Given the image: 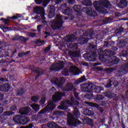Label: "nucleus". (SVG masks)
I'll return each mask as SVG.
<instances>
[{
  "instance_id": "1",
  "label": "nucleus",
  "mask_w": 128,
  "mask_h": 128,
  "mask_svg": "<svg viewBox=\"0 0 128 128\" xmlns=\"http://www.w3.org/2000/svg\"><path fill=\"white\" fill-rule=\"evenodd\" d=\"M98 54L100 60L102 62H106L108 58H110L109 61L108 66H112L114 64H118L120 62V60L116 56H114L116 54V52L112 51L109 49L102 50V48L98 50Z\"/></svg>"
},
{
  "instance_id": "2",
  "label": "nucleus",
  "mask_w": 128,
  "mask_h": 128,
  "mask_svg": "<svg viewBox=\"0 0 128 128\" xmlns=\"http://www.w3.org/2000/svg\"><path fill=\"white\" fill-rule=\"evenodd\" d=\"M66 96V93L62 92H57L55 93V94L52 96V100L51 102H48L47 106L45 108L41 110L39 114H48L50 112L54 110L56 108V105L55 102H58L59 100H62V98Z\"/></svg>"
},
{
  "instance_id": "3",
  "label": "nucleus",
  "mask_w": 128,
  "mask_h": 128,
  "mask_svg": "<svg viewBox=\"0 0 128 128\" xmlns=\"http://www.w3.org/2000/svg\"><path fill=\"white\" fill-rule=\"evenodd\" d=\"M87 50H89L88 52L85 53L83 54V58H85L86 62H96V46L94 44H90L87 47Z\"/></svg>"
},
{
  "instance_id": "4",
  "label": "nucleus",
  "mask_w": 128,
  "mask_h": 128,
  "mask_svg": "<svg viewBox=\"0 0 128 128\" xmlns=\"http://www.w3.org/2000/svg\"><path fill=\"white\" fill-rule=\"evenodd\" d=\"M93 6L96 12H100L101 14H104V12L102 10L104 8H110L112 6V4L108 0H100V2L98 1H95L93 3Z\"/></svg>"
},
{
  "instance_id": "5",
  "label": "nucleus",
  "mask_w": 128,
  "mask_h": 128,
  "mask_svg": "<svg viewBox=\"0 0 128 128\" xmlns=\"http://www.w3.org/2000/svg\"><path fill=\"white\" fill-rule=\"evenodd\" d=\"M64 20H62V16L60 14L56 16V19L51 21V28L52 30H62V24H64Z\"/></svg>"
},
{
  "instance_id": "6",
  "label": "nucleus",
  "mask_w": 128,
  "mask_h": 128,
  "mask_svg": "<svg viewBox=\"0 0 128 128\" xmlns=\"http://www.w3.org/2000/svg\"><path fill=\"white\" fill-rule=\"evenodd\" d=\"M84 4L86 6L85 8H83L82 12H84V14H86L90 16H92V18H94L98 16V13L96 10H92L90 7L88 6H92V2L90 0H85L84 1Z\"/></svg>"
},
{
  "instance_id": "7",
  "label": "nucleus",
  "mask_w": 128,
  "mask_h": 128,
  "mask_svg": "<svg viewBox=\"0 0 128 128\" xmlns=\"http://www.w3.org/2000/svg\"><path fill=\"white\" fill-rule=\"evenodd\" d=\"M33 12L34 14H40L39 20H42V22L44 24H46V18L44 16H46V12L44 7L42 6L34 7L33 8Z\"/></svg>"
},
{
  "instance_id": "8",
  "label": "nucleus",
  "mask_w": 128,
  "mask_h": 128,
  "mask_svg": "<svg viewBox=\"0 0 128 128\" xmlns=\"http://www.w3.org/2000/svg\"><path fill=\"white\" fill-rule=\"evenodd\" d=\"M88 88H90V90H94V92L97 94H100V92H102L104 90V88L102 86H95L90 83H85L84 85L82 86V90L86 92V90H88Z\"/></svg>"
},
{
  "instance_id": "9",
  "label": "nucleus",
  "mask_w": 128,
  "mask_h": 128,
  "mask_svg": "<svg viewBox=\"0 0 128 128\" xmlns=\"http://www.w3.org/2000/svg\"><path fill=\"white\" fill-rule=\"evenodd\" d=\"M67 122L68 126H74V128H78L80 124H82V122L80 120L74 117L70 113H68L67 116Z\"/></svg>"
},
{
  "instance_id": "10",
  "label": "nucleus",
  "mask_w": 128,
  "mask_h": 128,
  "mask_svg": "<svg viewBox=\"0 0 128 128\" xmlns=\"http://www.w3.org/2000/svg\"><path fill=\"white\" fill-rule=\"evenodd\" d=\"M60 8L62 10V12L64 14H65V16H68V18H70V20H74V19L76 18V17L74 16H72V10L70 8V7H68V5L66 4H62Z\"/></svg>"
},
{
  "instance_id": "11",
  "label": "nucleus",
  "mask_w": 128,
  "mask_h": 128,
  "mask_svg": "<svg viewBox=\"0 0 128 128\" xmlns=\"http://www.w3.org/2000/svg\"><path fill=\"white\" fill-rule=\"evenodd\" d=\"M94 33L92 32H90L88 33H84L82 36L78 38V44H86L88 40H90V38H88V36H90V38L92 37V34Z\"/></svg>"
},
{
  "instance_id": "12",
  "label": "nucleus",
  "mask_w": 128,
  "mask_h": 128,
  "mask_svg": "<svg viewBox=\"0 0 128 128\" xmlns=\"http://www.w3.org/2000/svg\"><path fill=\"white\" fill-rule=\"evenodd\" d=\"M52 82L53 83L54 86L59 88H64L62 86H64V82H66V79L64 78H60V79L58 78H54V80H52Z\"/></svg>"
},
{
  "instance_id": "13",
  "label": "nucleus",
  "mask_w": 128,
  "mask_h": 128,
  "mask_svg": "<svg viewBox=\"0 0 128 128\" xmlns=\"http://www.w3.org/2000/svg\"><path fill=\"white\" fill-rule=\"evenodd\" d=\"M124 39L120 40L118 46L120 48H122L128 44V31L123 36Z\"/></svg>"
},
{
  "instance_id": "14",
  "label": "nucleus",
  "mask_w": 128,
  "mask_h": 128,
  "mask_svg": "<svg viewBox=\"0 0 128 128\" xmlns=\"http://www.w3.org/2000/svg\"><path fill=\"white\" fill-rule=\"evenodd\" d=\"M47 12H48V18H52L56 16V6L54 5L48 6V9L47 10Z\"/></svg>"
},
{
  "instance_id": "15",
  "label": "nucleus",
  "mask_w": 128,
  "mask_h": 128,
  "mask_svg": "<svg viewBox=\"0 0 128 128\" xmlns=\"http://www.w3.org/2000/svg\"><path fill=\"white\" fill-rule=\"evenodd\" d=\"M84 84L82 85H80V90L82 92H88L85 95V98H88V100H90V98H94V94H92V90H90V87H88V90L84 91L82 90V86H84Z\"/></svg>"
},
{
  "instance_id": "16",
  "label": "nucleus",
  "mask_w": 128,
  "mask_h": 128,
  "mask_svg": "<svg viewBox=\"0 0 128 128\" xmlns=\"http://www.w3.org/2000/svg\"><path fill=\"white\" fill-rule=\"evenodd\" d=\"M104 95L108 98H112L114 102H116L118 100V97L116 96V94H114L110 92H106Z\"/></svg>"
},
{
  "instance_id": "17",
  "label": "nucleus",
  "mask_w": 128,
  "mask_h": 128,
  "mask_svg": "<svg viewBox=\"0 0 128 128\" xmlns=\"http://www.w3.org/2000/svg\"><path fill=\"white\" fill-rule=\"evenodd\" d=\"M74 88H75L74 86V84H72V83L68 82L64 86H63L62 88V90L63 92H72Z\"/></svg>"
},
{
  "instance_id": "18",
  "label": "nucleus",
  "mask_w": 128,
  "mask_h": 128,
  "mask_svg": "<svg viewBox=\"0 0 128 128\" xmlns=\"http://www.w3.org/2000/svg\"><path fill=\"white\" fill-rule=\"evenodd\" d=\"M72 8L78 18H80L82 16V12H80L82 10V6L80 5H75L73 6Z\"/></svg>"
},
{
  "instance_id": "19",
  "label": "nucleus",
  "mask_w": 128,
  "mask_h": 128,
  "mask_svg": "<svg viewBox=\"0 0 128 128\" xmlns=\"http://www.w3.org/2000/svg\"><path fill=\"white\" fill-rule=\"evenodd\" d=\"M13 40H16L18 42H26L28 40V38H26L24 36H20L18 35H16L15 37L12 38Z\"/></svg>"
},
{
  "instance_id": "20",
  "label": "nucleus",
  "mask_w": 128,
  "mask_h": 128,
  "mask_svg": "<svg viewBox=\"0 0 128 128\" xmlns=\"http://www.w3.org/2000/svg\"><path fill=\"white\" fill-rule=\"evenodd\" d=\"M82 122L84 124H88V126H91V128H94V120L88 118V117H86V118H83Z\"/></svg>"
},
{
  "instance_id": "21",
  "label": "nucleus",
  "mask_w": 128,
  "mask_h": 128,
  "mask_svg": "<svg viewBox=\"0 0 128 128\" xmlns=\"http://www.w3.org/2000/svg\"><path fill=\"white\" fill-rule=\"evenodd\" d=\"M10 86L9 84H2L0 86V90L1 92H8L10 89Z\"/></svg>"
},
{
  "instance_id": "22",
  "label": "nucleus",
  "mask_w": 128,
  "mask_h": 128,
  "mask_svg": "<svg viewBox=\"0 0 128 128\" xmlns=\"http://www.w3.org/2000/svg\"><path fill=\"white\" fill-rule=\"evenodd\" d=\"M36 4H42L44 8H46V6L48 4L50 1L48 0H34Z\"/></svg>"
},
{
  "instance_id": "23",
  "label": "nucleus",
  "mask_w": 128,
  "mask_h": 128,
  "mask_svg": "<svg viewBox=\"0 0 128 128\" xmlns=\"http://www.w3.org/2000/svg\"><path fill=\"white\" fill-rule=\"evenodd\" d=\"M56 64H53L50 66V70L52 72H60V70H62V68H64V66H56Z\"/></svg>"
},
{
  "instance_id": "24",
  "label": "nucleus",
  "mask_w": 128,
  "mask_h": 128,
  "mask_svg": "<svg viewBox=\"0 0 128 128\" xmlns=\"http://www.w3.org/2000/svg\"><path fill=\"white\" fill-rule=\"evenodd\" d=\"M112 84L114 86L115 88H116V86H118V82L113 81L110 80L108 81V82L106 86L107 88H110V86H112Z\"/></svg>"
},
{
  "instance_id": "25",
  "label": "nucleus",
  "mask_w": 128,
  "mask_h": 128,
  "mask_svg": "<svg viewBox=\"0 0 128 128\" xmlns=\"http://www.w3.org/2000/svg\"><path fill=\"white\" fill-rule=\"evenodd\" d=\"M24 94V88H17L16 90V96H22Z\"/></svg>"
},
{
  "instance_id": "26",
  "label": "nucleus",
  "mask_w": 128,
  "mask_h": 128,
  "mask_svg": "<svg viewBox=\"0 0 128 128\" xmlns=\"http://www.w3.org/2000/svg\"><path fill=\"white\" fill-rule=\"evenodd\" d=\"M128 6V2L126 0H120L118 4V6L120 8H126Z\"/></svg>"
},
{
  "instance_id": "27",
  "label": "nucleus",
  "mask_w": 128,
  "mask_h": 128,
  "mask_svg": "<svg viewBox=\"0 0 128 128\" xmlns=\"http://www.w3.org/2000/svg\"><path fill=\"white\" fill-rule=\"evenodd\" d=\"M22 115H16L13 118V120L16 124H22Z\"/></svg>"
},
{
  "instance_id": "28",
  "label": "nucleus",
  "mask_w": 128,
  "mask_h": 128,
  "mask_svg": "<svg viewBox=\"0 0 128 128\" xmlns=\"http://www.w3.org/2000/svg\"><path fill=\"white\" fill-rule=\"evenodd\" d=\"M30 122V118L22 115L21 124L24 126V124H28V122Z\"/></svg>"
},
{
  "instance_id": "29",
  "label": "nucleus",
  "mask_w": 128,
  "mask_h": 128,
  "mask_svg": "<svg viewBox=\"0 0 128 128\" xmlns=\"http://www.w3.org/2000/svg\"><path fill=\"white\" fill-rule=\"evenodd\" d=\"M126 70H124L121 67V68L118 71H117L116 74L118 78H120L122 76H124V74H126Z\"/></svg>"
},
{
  "instance_id": "30",
  "label": "nucleus",
  "mask_w": 128,
  "mask_h": 128,
  "mask_svg": "<svg viewBox=\"0 0 128 128\" xmlns=\"http://www.w3.org/2000/svg\"><path fill=\"white\" fill-rule=\"evenodd\" d=\"M85 80H86V76H82L78 80L74 82V84L75 86L80 84H82V82H84Z\"/></svg>"
},
{
  "instance_id": "31",
  "label": "nucleus",
  "mask_w": 128,
  "mask_h": 128,
  "mask_svg": "<svg viewBox=\"0 0 128 128\" xmlns=\"http://www.w3.org/2000/svg\"><path fill=\"white\" fill-rule=\"evenodd\" d=\"M30 106L36 112H38L40 108V105L38 104H30Z\"/></svg>"
},
{
  "instance_id": "32",
  "label": "nucleus",
  "mask_w": 128,
  "mask_h": 128,
  "mask_svg": "<svg viewBox=\"0 0 128 128\" xmlns=\"http://www.w3.org/2000/svg\"><path fill=\"white\" fill-rule=\"evenodd\" d=\"M78 104V101L76 100V99H74V98L71 97L70 99V102H69V104H70V106H76V104Z\"/></svg>"
},
{
  "instance_id": "33",
  "label": "nucleus",
  "mask_w": 128,
  "mask_h": 128,
  "mask_svg": "<svg viewBox=\"0 0 128 128\" xmlns=\"http://www.w3.org/2000/svg\"><path fill=\"white\" fill-rule=\"evenodd\" d=\"M20 18H22V15L18 14L17 16L14 15L12 17H10L8 16L6 19H7L10 22L11 20H18Z\"/></svg>"
},
{
  "instance_id": "34",
  "label": "nucleus",
  "mask_w": 128,
  "mask_h": 128,
  "mask_svg": "<svg viewBox=\"0 0 128 128\" xmlns=\"http://www.w3.org/2000/svg\"><path fill=\"white\" fill-rule=\"evenodd\" d=\"M40 96L38 95H35L32 96L30 100L32 102H38V100H40Z\"/></svg>"
},
{
  "instance_id": "35",
  "label": "nucleus",
  "mask_w": 128,
  "mask_h": 128,
  "mask_svg": "<svg viewBox=\"0 0 128 128\" xmlns=\"http://www.w3.org/2000/svg\"><path fill=\"white\" fill-rule=\"evenodd\" d=\"M42 70V68H38V70H32V72H34L35 74H37V76H42V74H44V72H40V70Z\"/></svg>"
},
{
  "instance_id": "36",
  "label": "nucleus",
  "mask_w": 128,
  "mask_h": 128,
  "mask_svg": "<svg viewBox=\"0 0 128 128\" xmlns=\"http://www.w3.org/2000/svg\"><path fill=\"white\" fill-rule=\"evenodd\" d=\"M70 56H72V58H80V54L78 51H74L70 53Z\"/></svg>"
},
{
  "instance_id": "37",
  "label": "nucleus",
  "mask_w": 128,
  "mask_h": 128,
  "mask_svg": "<svg viewBox=\"0 0 128 128\" xmlns=\"http://www.w3.org/2000/svg\"><path fill=\"white\" fill-rule=\"evenodd\" d=\"M73 114L74 116H76V118H78L80 115V111H78V109L76 108H74Z\"/></svg>"
},
{
  "instance_id": "38",
  "label": "nucleus",
  "mask_w": 128,
  "mask_h": 128,
  "mask_svg": "<svg viewBox=\"0 0 128 128\" xmlns=\"http://www.w3.org/2000/svg\"><path fill=\"white\" fill-rule=\"evenodd\" d=\"M47 126L49 128H56V124L54 122H50L47 124Z\"/></svg>"
},
{
  "instance_id": "39",
  "label": "nucleus",
  "mask_w": 128,
  "mask_h": 128,
  "mask_svg": "<svg viewBox=\"0 0 128 128\" xmlns=\"http://www.w3.org/2000/svg\"><path fill=\"white\" fill-rule=\"evenodd\" d=\"M14 114V112H12V111H6L4 112L3 114L6 118H8V116H12Z\"/></svg>"
},
{
  "instance_id": "40",
  "label": "nucleus",
  "mask_w": 128,
  "mask_h": 128,
  "mask_svg": "<svg viewBox=\"0 0 128 128\" xmlns=\"http://www.w3.org/2000/svg\"><path fill=\"white\" fill-rule=\"evenodd\" d=\"M124 28H116L115 30V34H122V32H124Z\"/></svg>"
},
{
  "instance_id": "41",
  "label": "nucleus",
  "mask_w": 128,
  "mask_h": 128,
  "mask_svg": "<svg viewBox=\"0 0 128 128\" xmlns=\"http://www.w3.org/2000/svg\"><path fill=\"white\" fill-rule=\"evenodd\" d=\"M0 20H1V22H3L4 24L6 26H8L10 24V23L9 22L8 20L6 18H0Z\"/></svg>"
},
{
  "instance_id": "42",
  "label": "nucleus",
  "mask_w": 128,
  "mask_h": 128,
  "mask_svg": "<svg viewBox=\"0 0 128 128\" xmlns=\"http://www.w3.org/2000/svg\"><path fill=\"white\" fill-rule=\"evenodd\" d=\"M86 116H94V112L88 109H86L85 110Z\"/></svg>"
},
{
  "instance_id": "43",
  "label": "nucleus",
  "mask_w": 128,
  "mask_h": 128,
  "mask_svg": "<svg viewBox=\"0 0 128 128\" xmlns=\"http://www.w3.org/2000/svg\"><path fill=\"white\" fill-rule=\"evenodd\" d=\"M74 40V36L70 35L68 36V39L66 40L67 42H72Z\"/></svg>"
},
{
  "instance_id": "44",
  "label": "nucleus",
  "mask_w": 128,
  "mask_h": 128,
  "mask_svg": "<svg viewBox=\"0 0 128 128\" xmlns=\"http://www.w3.org/2000/svg\"><path fill=\"white\" fill-rule=\"evenodd\" d=\"M95 98L96 100H102L104 98V96L102 94H98L96 96Z\"/></svg>"
},
{
  "instance_id": "45",
  "label": "nucleus",
  "mask_w": 128,
  "mask_h": 128,
  "mask_svg": "<svg viewBox=\"0 0 128 128\" xmlns=\"http://www.w3.org/2000/svg\"><path fill=\"white\" fill-rule=\"evenodd\" d=\"M54 116H60L64 115V112L61 110H57L55 111L54 113Z\"/></svg>"
},
{
  "instance_id": "46",
  "label": "nucleus",
  "mask_w": 128,
  "mask_h": 128,
  "mask_svg": "<svg viewBox=\"0 0 128 128\" xmlns=\"http://www.w3.org/2000/svg\"><path fill=\"white\" fill-rule=\"evenodd\" d=\"M46 97L42 98L39 102V104L40 106H44V104H46Z\"/></svg>"
},
{
  "instance_id": "47",
  "label": "nucleus",
  "mask_w": 128,
  "mask_h": 128,
  "mask_svg": "<svg viewBox=\"0 0 128 128\" xmlns=\"http://www.w3.org/2000/svg\"><path fill=\"white\" fill-rule=\"evenodd\" d=\"M27 34L28 36H30V38H36V36H38V34H36V33L32 32H28L27 33Z\"/></svg>"
},
{
  "instance_id": "48",
  "label": "nucleus",
  "mask_w": 128,
  "mask_h": 128,
  "mask_svg": "<svg viewBox=\"0 0 128 128\" xmlns=\"http://www.w3.org/2000/svg\"><path fill=\"white\" fill-rule=\"evenodd\" d=\"M62 0H52L51 2L52 4L56 6V4H61Z\"/></svg>"
},
{
  "instance_id": "49",
  "label": "nucleus",
  "mask_w": 128,
  "mask_h": 128,
  "mask_svg": "<svg viewBox=\"0 0 128 128\" xmlns=\"http://www.w3.org/2000/svg\"><path fill=\"white\" fill-rule=\"evenodd\" d=\"M74 96L76 100H80V97H78V94H80V93L76 91V88H74Z\"/></svg>"
},
{
  "instance_id": "50",
  "label": "nucleus",
  "mask_w": 128,
  "mask_h": 128,
  "mask_svg": "<svg viewBox=\"0 0 128 128\" xmlns=\"http://www.w3.org/2000/svg\"><path fill=\"white\" fill-rule=\"evenodd\" d=\"M121 68H122L126 72H128V62L122 65Z\"/></svg>"
},
{
  "instance_id": "51",
  "label": "nucleus",
  "mask_w": 128,
  "mask_h": 128,
  "mask_svg": "<svg viewBox=\"0 0 128 128\" xmlns=\"http://www.w3.org/2000/svg\"><path fill=\"white\" fill-rule=\"evenodd\" d=\"M8 118L6 116H5L4 114H2V115H0V122H4V120H6Z\"/></svg>"
},
{
  "instance_id": "52",
  "label": "nucleus",
  "mask_w": 128,
  "mask_h": 128,
  "mask_svg": "<svg viewBox=\"0 0 128 128\" xmlns=\"http://www.w3.org/2000/svg\"><path fill=\"white\" fill-rule=\"evenodd\" d=\"M0 28L2 30H12V29L11 27H8L4 26H0Z\"/></svg>"
},
{
  "instance_id": "53",
  "label": "nucleus",
  "mask_w": 128,
  "mask_h": 128,
  "mask_svg": "<svg viewBox=\"0 0 128 128\" xmlns=\"http://www.w3.org/2000/svg\"><path fill=\"white\" fill-rule=\"evenodd\" d=\"M0 64L2 66H6L8 64V62H6V60L4 58H2L0 60Z\"/></svg>"
},
{
  "instance_id": "54",
  "label": "nucleus",
  "mask_w": 128,
  "mask_h": 128,
  "mask_svg": "<svg viewBox=\"0 0 128 128\" xmlns=\"http://www.w3.org/2000/svg\"><path fill=\"white\" fill-rule=\"evenodd\" d=\"M35 44H46V41L42 40H40V39H38L36 41H35Z\"/></svg>"
},
{
  "instance_id": "55",
  "label": "nucleus",
  "mask_w": 128,
  "mask_h": 128,
  "mask_svg": "<svg viewBox=\"0 0 128 128\" xmlns=\"http://www.w3.org/2000/svg\"><path fill=\"white\" fill-rule=\"evenodd\" d=\"M62 74L63 76H70L68 70L66 69L62 71Z\"/></svg>"
},
{
  "instance_id": "56",
  "label": "nucleus",
  "mask_w": 128,
  "mask_h": 128,
  "mask_svg": "<svg viewBox=\"0 0 128 128\" xmlns=\"http://www.w3.org/2000/svg\"><path fill=\"white\" fill-rule=\"evenodd\" d=\"M42 24H39L37 26V32L40 34H42Z\"/></svg>"
},
{
  "instance_id": "57",
  "label": "nucleus",
  "mask_w": 128,
  "mask_h": 128,
  "mask_svg": "<svg viewBox=\"0 0 128 128\" xmlns=\"http://www.w3.org/2000/svg\"><path fill=\"white\" fill-rule=\"evenodd\" d=\"M58 108L59 110H68V108L66 107L64 104H62L60 106H58Z\"/></svg>"
},
{
  "instance_id": "58",
  "label": "nucleus",
  "mask_w": 128,
  "mask_h": 128,
  "mask_svg": "<svg viewBox=\"0 0 128 128\" xmlns=\"http://www.w3.org/2000/svg\"><path fill=\"white\" fill-rule=\"evenodd\" d=\"M16 110H18V107L16 105H12L10 107V110H11L12 112H16Z\"/></svg>"
},
{
  "instance_id": "59",
  "label": "nucleus",
  "mask_w": 128,
  "mask_h": 128,
  "mask_svg": "<svg viewBox=\"0 0 128 128\" xmlns=\"http://www.w3.org/2000/svg\"><path fill=\"white\" fill-rule=\"evenodd\" d=\"M106 70L107 72H108V74H112V72L114 70V68H106Z\"/></svg>"
},
{
  "instance_id": "60",
  "label": "nucleus",
  "mask_w": 128,
  "mask_h": 128,
  "mask_svg": "<svg viewBox=\"0 0 128 128\" xmlns=\"http://www.w3.org/2000/svg\"><path fill=\"white\" fill-rule=\"evenodd\" d=\"M128 54V52L127 50H123L122 53L121 54V56H123L124 58H126Z\"/></svg>"
},
{
  "instance_id": "61",
  "label": "nucleus",
  "mask_w": 128,
  "mask_h": 128,
  "mask_svg": "<svg viewBox=\"0 0 128 128\" xmlns=\"http://www.w3.org/2000/svg\"><path fill=\"white\" fill-rule=\"evenodd\" d=\"M0 81L2 82H8V80L6 78V76L2 77L0 78Z\"/></svg>"
},
{
  "instance_id": "62",
  "label": "nucleus",
  "mask_w": 128,
  "mask_h": 128,
  "mask_svg": "<svg viewBox=\"0 0 128 128\" xmlns=\"http://www.w3.org/2000/svg\"><path fill=\"white\" fill-rule=\"evenodd\" d=\"M110 42H108V41L104 42V48H110Z\"/></svg>"
},
{
  "instance_id": "63",
  "label": "nucleus",
  "mask_w": 128,
  "mask_h": 128,
  "mask_svg": "<svg viewBox=\"0 0 128 128\" xmlns=\"http://www.w3.org/2000/svg\"><path fill=\"white\" fill-rule=\"evenodd\" d=\"M87 104L89 106H92V108H96V104L94 102H88Z\"/></svg>"
},
{
  "instance_id": "64",
  "label": "nucleus",
  "mask_w": 128,
  "mask_h": 128,
  "mask_svg": "<svg viewBox=\"0 0 128 128\" xmlns=\"http://www.w3.org/2000/svg\"><path fill=\"white\" fill-rule=\"evenodd\" d=\"M56 89L55 87L52 86V88H51L50 90H49V92L50 94H54V92H56Z\"/></svg>"
}]
</instances>
